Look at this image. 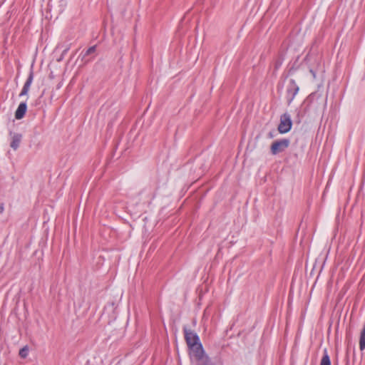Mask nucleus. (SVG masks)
I'll use <instances>...</instances> for the list:
<instances>
[{
	"mask_svg": "<svg viewBox=\"0 0 365 365\" xmlns=\"http://www.w3.org/2000/svg\"><path fill=\"white\" fill-rule=\"evenodd\" d=\"M26 109V103L25 102L21 103L15 112V118L18 120L21 119L24 116Z\"/></svg>",
	"mask_w": 365,
	"mask_h": 365,
	"instance_id": "8",
	"label": "nucleus"
},
{
	"mask_svg": "<svg viewBox=\"0 0 365 365\" xmlns=\"http://www.w3.org/2000/svg\"><path fill=\"white\" fill-rule=\"evenodd\" d=\"M191 350V356L196 360H202L204 357V350L201 344L189 347Z\"/></svg>",
	"mask_w": 365,
	"mask_h": 365,
	"instance_id": "4",
	"label": "nucleus"
},
{
	"mask_svg": "<svg viewBox=\"0 0 365 365\" xmlns=\"http://www.w3.org/2000/svg\"><path fill=\"white\" fill-rule=\"evenodd\" d=\"M289 140L288 139H282L276 140L272 143L270 150L272 155H277L282 153L287 149L289 145Z\"/></svg>",
	"mask_w": 365,
	"mask_h": 365,
	"instance_id": "1",
	"label": "nucleus"
},
{
	"mask_svg": "<svg viewBox=\"0 0 365 365\" xmlns=\"http://www.w3.org/2000/svg\"><path fill=\"white\" fill-rule=\"evenodd\" d=\"M33 78H34V73L33 72L31 71L26 81V83H24V86L22 88V91L20 93V96H26L28 94V92L29 91V88H30V86L32 83V81H33Z\"/></svg>",
	"mask_w": 365,
	"mask_h": 365,
	"instance_id": "7",
	"label": "nucleus"
},
{
	"mask_svg": "<svg viewBox=\"0 0 365 365\" xmlns=\"http://www.w3.org/2000/svg\"><path fill=\"white\" fill-rule=\"evenodd\" d=\"M10 135L11 138V142L10 144V146L11 148H13L14 150H16L20 145L21 139H22V135L20 133H10Z\"/></svg>",
	"mask_w": 365,
	"mask_h": 365,
	"instance_id": "6",
	"label": "nucleus"
},
{
	"mask_svg": "<svg viewBox=\"0 0 365 365\" xmlns=\"http://www.w3.org/2000/svg\"><path fill=\"white\" fill-rule=\"evenodd\" d=\"M292 128V120L289 115L284 113L280 118V123L278 126V130L281 133H286Z\"/></svg>",
	"mask_w": 365,
	"mask_h": 365,
	"instance_id": "2",
	"label": "nucleus"
},
{
	"mask_svg": "<svg viewBox=\"0 0 365 365\" xmlns=\"http://www.w3.org/2000/svg\"><path fill=\"white\" fill-rule=\"evenodd\" d=\"M184 331H185V338L186 342L187 344V346L189 347H191L196 344H200L199 337L197 335V334H195L192 331H191L190 329H185Z\"/></svg>",
	"mask_w": 365,
	"mask_h": 365,
	"instance_id": "3",
	"label": "nucleus"
},
{
	"mask_svg": "<svg viewBox=\"0 0 365 365\" xmlns=\"http://www.w3.org/2000/svg\"><path fill=\"white\" fill-rule=\"evenodd\" d=\"M3 210H4V205L1 204V205H0V212H2Z\"/></svg>",
	"mask_w": 365,
	"mask_h": 365,
	"instance_id": "13",
	"label": "nucleus"
},
{
	"mask_svg": "<svg viewBox=\"0 0 365 365\" xmlns=\"http://www.w3.org/2000/svg\"><path fill=\"white\" fill-rule=\"evenodd\" d=\"M298 91H299V86L296 84V83L294 80H290V81L289 83L288 88H287L289 103H290L294 99V98L295 97V96L297 95Z\"/></svg>",
	"mask_w": 365,
	"mask_h": 365,
	"instance_id": "5",
	"label": "nucleus"
},
{
	"mask_svg": "<svg viewBox=\"0 0 365 365\" xmlns=\"http://www.w3.org/2000/svg\"><path fill=\"white\" fill-rule=\"evenodd\" d=\"M320 365H331V361L327 349H324V355L321 359Z\"/></svg>",
	"mask_w": 365,
	"mask_h": 365,
	"instance_id": "10",
	"label": "nucleus"
},
{
	"mask_svg": "<svg viewBox=\"0 0 365 365\" xmlns=\"http://www.w3.org/2000/svg\"><path fill=\"white\" fill-rule=\"evenodd\" d=\"M95 51H96V46H91V47H90V48L87 50V51H86V54H87V55L91 54V53H93V52H95Z\"/></svg>",
	"mask_w": 365,
	"mask_h": 365,
	"instance_id": "12",
	"label": "nucleus"
},
{
	"mask_svg": "<svg viewBox=\"0 0 365 365\" xmlns=\"http://www.w3.org/2000/svg\"><path fill=\"white\" fill-rule=\"evenodd\" d=\"M359 348L361 351L365 349V324L360 334Z\"/></svg>",
	"mask_w": 365,
	"mask_h": 365,
	"instance_id": "9",
	"label": "nucleus"
},
{
	"mask_svg": "<svg viewBox=\"0 0 365 365\" xmlns=\"http://www.w3.org/2000/svg\"><path fill=\"white\" fill-rule=\"evenodd\" d=\"M29 349L28 346H24L19 351V354L20 357L22 359L26 358V356H28V354H29Z\"/></svg>",
	"mask_w": 365,
	"mask_h": 365,
	"instance_id": "11",
	"label": "nucleus"
}]
</instances>
